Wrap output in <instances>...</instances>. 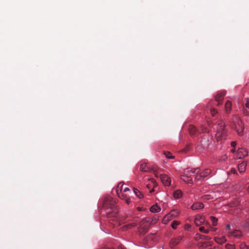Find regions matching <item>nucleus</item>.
I'll return each mask as SVG.
<instances>
[{
	"label": "nucleus",
	"instance_id": "obj_1",
	"mask_svg": "<svg viewBox=\"0 0 249 249\" xmlns=\"http://www.w3.org/2000/svg\"><path fill=\"white\" fill-rule=\"evenodd\" d=\"M103 209L107 217L112 218V220L114 221L118 213L115 201L110 196L105 197L103 201Z\"/></svg>",
	"mask_w": 249,
	"mask_h": 249
},
{
	"label": "nucleus",
	"instance_id": "obj_2",
	"mask_svg": "<svg viewBox=\"0 0 249 249\" xmlns=\"http://www.w3.org/2000/svg\"><path fill=\"white\" fill-rule=\"evenodd\" d=\"M225 95V91L218 92L215 97V101H212L208 103V107L210 108V112L212 116L214 117L215 114L217 113V110L213 107V103L216 102V105L217 106H219L222 104Z\"/></svg>",
	"mask_w": 249,
	"mask_h": 249
},
{
	"label": "nucleus",
	"instance_id": "obj_3",
	"mask_svg": "<svg viewBox=\"0 0 249 249\" xmlns=\"http://www.w3.org/2000/svg\"><path fill=\"white\" fill-rule=\"evenodd\" d=\"M227 130L225 128V123L222 121H219L216 124V132L215 137L218 141L226 139Z\"/></svg>",
	"mask_w": 249,
	"mask_h": 249
},
{
	"label": "nucleus",
	"instance_id": "obj_4",
	"mask_svg": "<svg viewBox=\"0 0 249 249\" xmlns=\"http://www.w3.org/2000/svg\"><path fill=\"white\" fill-rule=\"evenodd\" d=\"M211 173V170L210 169H206L203 171L200 172V169L198 168L196 176V179L198 181L202 180Z\"/></svg>",
	"mask_w": 249,
	"mask_h": 249
},
{
	"label": "nucleus",
	"instance_id": "obj_5",
	"mask_svg": "<svg viewBox=\"0 0 249 249\" xmlns=\"http://www.w3.org/2000/svg\"><path fill=\"white\" fill-rule=\"evenodd\" d=\"M236 121L234 124L235 129L239 136H242L243 135V131L244 129L243 123L242 121L238 118H236Z\"/></svg>",
	"mask_w": 249,
	"mask_h": 249
},
{
	"label": "nucleus",
	"instance_id": "obj_6",
	"mask_svg": "<svg viewBox=\"0 0 249 249\" xmlns=\"http://www.w3.org/2000/svg\"><path fill=\"white\" fill-rule=\"evenodd\" d=\"M178 214V210H173L164 216L162 220V222L164 224H166L169 221L177 217Z\"/></svg>",
	"mask_w": 249,
	"mask_h": 249
},
{
	"label": "nucleus",
	"instance_id": "obj_7",
	"mask_svg": "<svg viewBox=\"0 0 249 249\" xmlns=\"http://www.w3.org/2000/svg\"><path fill=\"white\" fill-rule=\"evenodd\" d=\"M149 229V224L145 220H142L139 228V232L140 234H144Z\"/></svg>",
	"mask_w": 249,
	"mask_h": 249
},
{
	"label": "nucleus",
	"instance_id": "obj_8",
	"mask_svg": "<svg viewBox=\"0 0 249 249\" xmlns=\"http://www.w3.org/2000/svg\"><path fill=\"white\" fill-rule=\"evenodd\" d=\"M155 176L157 177H159L162 181V183L165 186H169L171 184V179L166 175L160 174L157 173H155Z\"/></svg>",
	"mask_w": 249,
	"mask_h": 249
},
{
	"label": "nucleus",
	"instance_id": "obj_9",
	"mask_svg": "<svg viewBox=\"0 0 249 249\" xmlns=\"http://www.w3.org/2000/svg\"><path fill=\"white\" fill-rule=\"evenodd\" d=\"M129 193H128L123 192L121 194H119L118 196L121 199L124 200L126 204H129L130 202V198L129 196Z\"/></svg>",
	"mask_w": 249,
	"mask_h": 249
},
{
	"label": "nucleus",
	"instance_id": "obj_10",
	"mask_svg": "<svg viewBox=\"0 0 249 249\" xmlns=\"http://www.w3.org/2000/svg\"><path fill=\"white\" fill-rule=\"evenodd\" d=\"M181 240V236H178L177 238L172 239L169 243L170 247L171 248H174L179 243Z\"/></svg>",
	"mask_w": 249,
	"mask_h": 249
},
{
	"label": "nucleus",
	"instance_id": "obj_11",
	"mask_svg": "<svg viewBox=\"0 0 249 249\" xmlns=\"http://www.w3.org/2000/svg\"><path fill=\"white\" fill-rule=\"evenodd\" d=\"M197 170H198V168L191 169L187 168L184 169L183 174L191 177L193 175H196Z\"/></svg>",
	"mask_w": 249,
	"mask_h": 249
},
{
	"label": "nucleus",
	"instance_id": "obj_12",
	"mask_svg": "<svg viewBox=\"0 0 249 249\" xmlns=\"http://www.w3.org/2000/svg\"><path fill=\"white\" fill-rule=\"evenodd\" d=\"M194 222L196 226H199L205 223V218L202 216L199 215H196L195 219Z\"/></svg>",
	"mask_w": 249,
	"mask_h": 249
},
{
	"label": "nucleus",
	"instance_id": "obj_13",
	"mask_svg": "<svg viewBox=\"0 0 249 249\" xmlns=\"http://www.w3.org/2000/svg\"><path fill=\"white\" fill-rule=\"evenodd\" d=\"M248 156V152L244 148L238 149L237 157L238 159H242Z\"/></svg>",
	"mask_w": 249,
	"mask_h": 249
},
{
	"label": "nucleus",
	"instance_id": "obj_14",
	"mask_svg": "<svg viewBox=\"0 0 249 249\" xmlns=\"http://www.w3.org/2000/svg\"><path fill=\"white\" fill-rule=\"evenodd\" d=\"M191 208L193 210L201 209L204 208V204L200 202H197L194 203Z\"/></svg>",
	"mask_w": 249,
	"mask_h": 249
},
{
	"label": "nucleus",
	"instance_id": "obj_15",
	"mask_svg": "<svg viewBox=\"0 0 249 249\" xmlns=\"http://www.w3.org/2000/svg\"><path fill=\"white\" fill-rule=\"evenodd\" d=\"M181 179L187 183H192L193 179L191 176L183 174L181 176Z\"/></svg>",
	"mask_w": 249,
	"mask_h": 249
},
{
	"label": "nucleus",
	"instance_id": "obj_16",
	"mask_svg": "<svg viewBox=\"0 0 249 249\" xmlns=\"http://www.w3.org/2000/svg\"><path fill=\"white\" fill-rule=\"evenodd\" d=\"M246 166L247 163L245 161H243L242 163L239 164L238 168L239 172L241 173H243L246 170Z\"/></svg>",
	"mask_w": 249,
	"mask_h": 249
},
{
	"label": "nucleus",
	"instance_id": "obj_17",
	"mask_svg": "<svg viewBox=\"0 0 249 249\" xmlns=\"http://www.w3.org/2000/svg\"><path fill=\"white\" fill-rule=\"evenodd\" d=\"M229 236L238 238L242 236V233L240 231L235 230L230 232L229 234Z\"/></svg>",
	"mask_w": 249,
	"mask_h": 249
},
{
	"label": "nucleus",
	"instance_id": "obj_18",
	"mask_svg": "<svg viewBox=\"0 0 249 249\" xmlns=\"http://www.w3.org/2000/svg\"><path fill=\"white\" fill-rule=\"evenodd\" d=\"M214 240L217 243L219 244H222L227 241V239L225 236H222L221 237H215Z\"/></svg>",
	"mask_w": 249,
	"mask_h": 249
},
{
	"label": "nucleus",
	"instance_id": "obj_19",
	"mask_svg": "<svg viewBox=\"0 0 249 249\" xmlns=\"http://www.w3.org/2000/svg\"><path fill=\"white\" fill-rule=\"evenodd\" d=\"M231 102L230 101H227L225 105V111L227 113H229L231 109Z\"/></svg>",
	"mask_w": 249,
	"mask_h": 249
},
{
	"label": "nucleus",
	"instance_id": "obj_20",
	"mask_svg": "<svg viewBox=\"0 0 249 249\" xmlns=\"http://www.w3.org/2000/svg\"><path fill=\"white\" fill-rule=\"evenodd\" d=\"M190 134L191 136H194L197 132V129L195 126L193 125H190L188 128Z\"/></svg>",
	"mask_w": 249,
	"mask_h": 249
},
{
	"label": "nucleus",
	"instance_id": "obj_21",
	"mask_svg": "<svg viewBox=\"0 0 249 249\" xmlns=\"http://www.w3.org/2000/svg\"><path fill=\"white\" fill-rule=\"evenodd\" d=\"M123 185L124 184L122 182H120L116 188V192L117 194V195H119V194H121L123 193Z\"/></svg>",
	"mask_w": 249,
	"mask_h": 249
},
{
	"label": "nucleus",
	"instance_id": "obj_22",
	"mask_svg": "<svg viewBox=\"0 0 249 249\" xmlns=\"http://www.w3.org/2000/svg\"><path fill=\"white\" fill-rule=\"evenodd\" d=\"M150 210L152 213H158L160 211V208L157 204H155L152 206Z\"/></svg>",
	"mask_w": 249,
	"mask_h": 249
},
{
	"label": "nucleus",
	"instance_id": "obj_23",
	"mask_svg": "<svg viewBox=\"0 0 249 249\" xmlns=\"http://www.w3.org/2000/svg\"><path fill=\"white\" fill-rule=\"evenodd\" d=\"M140 169L142 172H148L149 168L148 167L146 163H142L141 164Z\"/></svg>",
	"mask_w": 249,
	"mask_h": 249
},
{
	"label": "nucleus",
	"instance_id": "obj_24",
	"mask_svg": "<svg viewBox=\"0 0 249 249\" xmlns=\"http://www.w3.org/2000/svg\"><path fill=\"white\" fill-rule=\"evenodd\" d=\"M196 238H199V239L202 240H209L211 239V238L209 236L201 235L200 234H196Z\"/></svg>",
	"mask_w": 249,
	"mask_h": 249
},
{
	"label": "nucleus",
	"instance_id": "obj_25",
	"mask_svg": "<svg viewBox=\"0 0 249 249\" xmlns=\"http://www.w3.org/2000/svg\"><path fill=\"white\" fill-rule=\"evenodd\" d=\"M173 196L175 198H179L182 196V192L180 190H176L174 192Z\"/></svg>",
	"mask_w": 249,
	"mask_h": 249
},
{
	"label": "nucleus",
	"instance_id": "obj_26",
	"mask_svg": "<svg viewBox=\"0 0 249 249\" xmlns=\"http://www.w3.org/2000/svg\"><path fill=\"white\" fill-rule=\"evenodd\" d=\"M134 193L139 198L143 197V195L142 193L137 189L133 188Z\"/></svg>",
	"mask_w": 249,
	"mask_h": 249
},
{
	"label": "nucleus",
	"instance_id": "obj_27",
	"mask_svg": "<svg viewBox=\"0 0 249 249\" xmlns=\"http://www.w3.org/2000/svg\"><path fill=\"white\" fill-rule=\"evenodd\" d=\"M208 142H209V140H208V139H204L203 140H202V141L201 142V145H202L203 147H206V146H208V145H209Z\"/></svg>",
	"mask_w": 249,
	"mask_h": 249
},
{
	"label": "nucleus",
	"instance_id": "obj_28",
	"mask_svg": "<svg viewBox=\"0 0 249 249\" xmlns=\"http://www.w3.org/2000/svg\"><path fill=\"white\" fill-rule=\"evenodd\" d=\"M164 155L168 159H174V156L171 155V154L169 151H164L163 152Z\"/></svg>",
	"mask_w": 249,
	"mask_h": 249
},
{
	"label": "nucleus",
	"instance_id": "obj_29",
	"mask_svg": "<svg viewBox=\"0 0 249 249\" xmlns=\"http://www.w3.org/2000/svg\"><path fill=\"white\" fill-rule=\"evenodd\" d=\"M180 224V222L178 221H174L172 224L171 227L173 229H176L177 228V227L178 225Z\"/></svg>",
	"mask_w": 249,
	"mask_h": 249
},
{
	"label": "nucleus",
	"instance_id": "obj_30",
	"mask_svg": "<svg viewBox=\"0 0 249 249\" xmlns=\"http://www.w3.org/2000/svg\"><path fill=\"white\" fill-rule=\"evenodd\" d=\"M210 218H211V221L213 222V226H216V224H217V222L218 221L217 218H215V217H213V216H211Z\"/></svg>",
	"mask_w": 249,
	"mask_h": 249
},
{
	"label": "nucleus",
	"instance_id": "obj_31",
	"mask_svg": "<svg viewBox=\"0 0 249 249\" xmlns=\"http://www.w3.org/2000/svg\"><path fill=\"white\" fill-rule=\"evenodd\" d=\"M240 249H249V246L246 245L244 243H242L240 245Z\"/></svg>",
	"mask_w": 249,
	"mask_h": 249
},
{
	"label": "nucleus",
	"instance_id": "obj_32",
	"mask_svg": "<svg viewBox=\"0 0 249 249\" xmlns=\"http://www.w3.org/2000/svg\"><path fill=\"white\" fill-rule=\"evenodd\" d=\"M226 248L227 249H235V247L233 245L230 244H227L226 245Z\"/></svg>",
	"mask_w": 249,
	"mask_h": 249
},
{
	"label": "nucleus",
	"instance_id": "obj_33",
	"mask_svg": "<svg viewBox=\"0 0 249 249\" xmlns=\"http://www.w3.org/2000/svg\"><path fill=\"white\" fill-rule=\"evenodd\" d=\"M201 132L203 133L209 132V130L205 127H201Z\"/></svg>",
	"mask_w": 249,
	"mask_h": 249
},
{
	"label": "nucleus",
	"instance_id": "obj_34",
	"mask_svg": "<svg viewBox=\"0 0 249 249\" xmlns=\"http://www.w3.org/2000/svg\"><path fill=\"white\" fill-rule=\"evenodd\" d=\"M136 224H135L134 223H131V224H127L125 226V227H126L127 228H131L132 227H134L135 226H136Z\"/></svg>",
	"mask_w": 249,
	"mask_h": 249
},
{
	"label": "nucleus",
	"instance_id": "obj_35",
	"mask_svg": "<svg viewBox=\"0 0 249 249\" xmlns=\"http://www.w3.org/2000/svg\"><path fill=\"white\" fill-rule=\"evenodd\" d=\"M124 193H131L130 189L128 187H125L123 189V192Z\"/></svg>",
	"mask_w": 249,
	"mask_h": 249
},
{
	"label": "nucleus",
	"instance_id": "obj_36",
	"mask_svg": "<svg viewBox=\"0 0 249 249\" xmlns=\"http://www.w3.org/2000/svg\"><path fill=\"white\" fill-rule=\"evenodd\" d=\"M230 174H237L236 170L234 168H231L230 171Z\"/></svg>",
	"mask_w": 249,
	"mask_h": 249
},
{
	"label": "nucleus",
	"instance_id": "obj_37",
	"mask_svg": "<svg viewBox=\"0 0 249 249\" xmlns=\"http://www.w3.org/2000/svg\"><path fill=\"white\" fill-rule=\"evenodd\" d=\"M237 144V142L235 141H233L231 142V145L233 147H235Z\"/></svg>",
	"mask_w": 249,
	"mask_h": 249
},
{
	"label": "nucleus",
	"instance_id": "obj_38",
	"mask_svg": "<svg viewBox=\"0 0 249 249\" xmlns=\"http://www.w3.org/2000/svg\"><path fill=\"white\" fill-rule=\"evenodd\" d=\"M246 106L247 107L249 108V98H247V99H246Z\"/></svg>",
	"mask_w": 249,
	"mask_h": 249
},
{
	"label": "nucleus",
	"instance_id": "obj_39",
	"mask_svg": "<svg viewBox=\"0 0 249 249\" xmlns=\"http://www.w3.org/2000/svg\"><path fill=\"white\" fill-rule=\"evenodd\" d=\"M246 226L247 228H249V218L247 219L246 221Z\"/></svg>",
	"mask_w": 249,
	"mask_h": 249
},
{
	"label": "nucleus",
	"instance_id": "obj_40",
	"mask_svg": "<svg viewBox=\"0 0 249 249\" xmlns=\"http://www.w3.org/2000/svg\"><path fill=\"white\" fill-rule=\"evenodd\" d=\"M199 230L200 231V232L204 233V231H205V228L204 227H200L199 228Z\"/></svg>",
	"mask_w": 249,
	"mask_h": 249
},
{
	"label": "nucleus",
	"instance_id": "obj_41",
	"mask_svg": "<svg viewBox=\"0 0 249 249\" xmlns=\"http://www.w3.org/2000/svg\"><path fill=\"white\" fill-rule=\"evenodd\" d=\"M226 229L227 230H228V231L230 230H231V226H230V225H226Z\"/></svg>",
	"mask_w": 249,
	"mask_h": 249
},
{
	"label": "nucleus",
	"instance_id": "obj_42",
	"mask_svg": "<svg viewBox=\"0 0 249 249\" xmlns=\"http://www.w3.org/2000/svg\"><path fill=\"white\" fill-rule=\"evenodd\" d=\"M189 149V147L187 146L185 149H183V152H186Z\"/></svg>",
	"mask_w": 249,
	"mask_h": 249
},
{
	"label": "nucleus",
	"instance_id": "obj_43",
	"mask_svg": "<svg viewBox=\"0 0 249 249\" xmlns=\"http://www.w3.org/2000/svg\"><path fill=\"white\" fill-rule=\"evenodd\" d=\"M209 232V231L208 230H205L204 233H208Z\"/></svg>",
	"mask_w": 249,
	"mask_h": 249
},
{
	"label": "nucleus",
	"instance_id": "obj_44",
	"mask_svg": "<svg viewBox=\"0 0 249 249\" xmlns=\"http://www.w3.org/2000/svg\"><path fill=\"white\" fill-rule=\"evenodd\" d=\"M231 151L232 152V153H234L235 152V148H233L232 149Z\"/></svg>",
	"mask_w": 249,
	"mask_h": 249
},
{
	"label": "nucleus",
	"instance_id": "obj_45",
	"mask_svg": "<svg viewBox=\"0 0 249 249\" xmlns=\"http://www.w3.org/2000/svg\"><path fill=\"white\" fill-rule=\"evenodd\" d=\"M213 249H221L220 248H219L218 247H214Z\"/></svg>",
	"mask_w": 249,
	"mask_h": 249
},
{
	"label": "nucleus",
	"instance_id": "obj_46",
	"mask_svg": "<svg viewBox=\"0 0 249 249\" xmlns=\"http://www.w3.org/2000/svg\"><path fill=\"white\" fill-rule=\"evenodd\" d=\"M204 197H206V199H209L208 198H207V196H205Z\"/></svg>",
	"mask_w": 249,
	"mask_h": 249
},
{
	"label": "nucleus",
	"instance_id": "obj_47",
	"mask_svg": "<svg viewBox=\"0 0 249 249\" xmlns=\"http://www.w3.org/2000/svg\"><path fill=\"white\" fill-rule=\"evenodd\" d=\"M248 192L249 193V187H248Z\"/></svg>",
	"mask_w": 249,
	"mask_h": 249
},
{
	"label": "nucleus",
	"instance_id": "obj_48",
	"mask_svg": "<svg viewBox=\"0 0 249 249\" xmlns=\"http://www.w3.org/2000/svg\"><path fill=\"white\" fill-rule=\"evenodd\" d=\"M213 231H216V229H215V228H214V229H213Z\"/></svg>",
	"mask_w": 249,
	"mask_h": 249
},
{
	"label": "nucleus",
	"instance_id": "obj_49",
	"mask_svg": "<svg viewBox=\"0 0 249 249\" xmlns=\"http://www.w3.org/2000/svg\"><path fill=\"white\" fill-rule=\"evenodd\" d=\"M206 224L209 225V223L207 222H206Z\"/></svg>",
	"mask_w": 249,
	"mask_h": 249
},
{
	"label": "nucleus",
	"instance_id": "obj_50",
	"mask_svg": "<svg viewBox=\"0 0 249 249\" xmlns=\"http://www.w3.org/2000/svg\"><path fill=\"white\" fill-rule=\"evenodd\" d=\"M190 227V226L189 225H188V226H187V228H189V227Z\"/></svg>",
	"mask_w": 249,
	"mask_h": 249
},
{
	"label": "nucleus",
	"instance_id": "obj_51",
	"mask_svg": "<svg viewBox=\"0 0 249 249\" xmlns=\"http://www.w3.org/2000/svg\"><path fill=\"white\" fill-rule=\"evenodd\" d=\"M120 249H124L122 247H121Z\"/></svg>",
	"mask_w": 249,
	"mask_h": 249
},
{
	"label": "nucleus",
	"instance_id": "obj_52",
	"mask_svg": "<svg viewBox=\"0 0 249 249\" xmlns=\"http://www.w3.org/2000/svg\"><path fill=\"white\" fill-rule=\"evenodd\" d=\"M153 190H152L150 191V192H153Z\"/></svg>",
	"mask_w": 249,
	"mask_h": 249
}]
</instances>
